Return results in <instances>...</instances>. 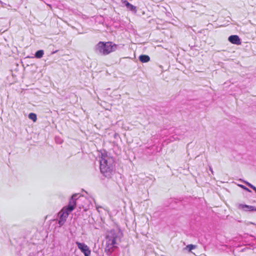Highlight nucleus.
I'll return each instance as SVG.
<instances>
[{"instance_id": "obj_1", "label": "nucleus", "mask_w": 256, "mask_h": 256, "mask_svg": "<svg viewBox=\"0 0 256 256\" xmlns=\"http://www.w3.org/2000/svg\"><path fill=\"white\" fill-rule=\"evenodd\" d=\"M100 160V168L101 173L104 176L110 178L114 170V160L112 157L108 156L106 154H102Z\"/></svg>"}, {"instance_id": "obj_2", "label": "nucleus", "mask_w": 256, "mask_h": 256, "mask_svg": "<svg viewBox=\"0 0 256 256\" xmlns=\"http://www.w3.org/2000/svg\"><path fill=\"white\" fill-rule=\"evenodd\" d=\"M117 48V45L112 42H100L94 47V50L96 54L102 55H107L114 52Z\"/></svg>"}, {"instance_id": "obj_3", "label": "nucleus", "mask_w": 256, "mask_h": 256, "mask_svg": "<svg viewBox=\"0 0 256 256\" xmlns=\"http://www.w3.org/2000/svg\"><path fill=\"white\" fill-rule=\"evenodd\" d=\"M122 236V233L120 230H110L107 236V248L108 249L112 248H116V244L120 242V240Z\"/></svg>"}, {"instance_id": "obj_4", "label": "nucleus", "mask_w": 256, "mask_h": 256, "mask_svg": "<svg viewBox=\"0 0 256 256\" xmlns=\"http://www.w3.org/2000/svg\"><path fill=\"white\" fill-rule=\"evenodd\" d=\"M76 206V202L75 201H70L68 205L64 207L58 212L59 220L58 224L60 226L64 224L69 214L74 209Z\"/></svg>"}, {"instance_id": "obj_5", "label": "nucleus", "mask_w": 256, "mask_h": 256, "mask_svg": "<svg viewBox=\"0 0 256 256\" xmlns=\"http://www.w3.org/2000/svg\"><path fill=\"white\" fill-rule=\"evenodd\" d=\"M78 249L84 254V256H90L91 251L88 246L84 243L76 242Z\"/></svg>"}, {"instance_id": "obj_6", "label": "nucleus", "mask_w": 256, "mask_h": 256, "mask_svg": "<svg viewBox=\"0 0 256 256\" xmlns=\"http://www.w3.org/2000/svg\"><path fill=\"white\" fill-rule=\"evenodd\" d=\"M237 208L240 210H244V211H256V207L247 204H238Z\"/></svg>"}, {"instance_id": "obj_7", "label": "nucleus", "mask_w": 256, "mask_h": 256, "mask_svg": "<svg viewBox=\"0 0 256 256\" xmlns=\"http://www.w3.org/2000/svg\"><path fill=\"white\" fill-rule=\"evenodd\" d=\"M228 41L232 44L240 45L241 44V40L237 35L230 36L228 38Z\"/></svg>"}, {"instance_id": "obj_8", "label": "nucleus", "mask_w": 256, "mask_h": 256, "mask_svg": "<svg viewBox=\"0 0 256 256\" xmlns=\"http://www.w3.org/2000/svg\"><path fill=\"white\" fill-rule=\"evenodd\" d=\"M122 2L123 4H124L126 7V8L128 10H131L132 12H136V6L130 4L128 1H127L126 0H122Z\"/></svg>"}, {"instance_id": "obj_9", "label": "nucleus", "mask_w": 256, "mask_h": 256, "mask_svg": "<svg viewBox=\"0 0 256 256\" xmlns=\"http://www.w3.org/2000/svg\"><path fill=\"white\" fill-rule=\"evenodd\" d=\"M139 60L142 62H147L150 60V58L148 56L142 54L139 56Z\"/></svg>"}, {"instance_id": "obj_10", "label": "nucleus", "mask_w": 256, "mask_h": 256, "mask_svg": "<svg viewBox=\"0 0 256 256\" xmlns=\"http://www.w3.org/2000/svg\"><path fill=\"white\" fill-rule=\"evenodd\" d=\"M44 54V52L43 50H40L36 51L35 53V57L38 58H40L42 57L43 55Z\"/></svg>"}, {"instance_id": "obj_11", "label": "nucleus", "mask_w": 256, "mask_h": 256, "mask_svg": "<svg viewBox=\"0 0 256 256\" xmlns=\"http://www.w3.org/2000/svg\"><path fill=\"white\" fill-rule=\"evenodd\" d=\"M28 118L33 120V122H36L37 120L36 114L32 112H31L28 114Z\"/></svg>"}, {"instance_id": "obj_12", "label": "nucleus", "mask_w": 256, "mask_h": 256, "mask_svg": "<svg viewBox=\"0 0 256 256\" xmlns=\"http://www.w3.org/2000/svg\"><path fill=\"white\" fill-rule=\"evenodd\" d=\"M244 184H246L248 186H249L250 188H252L256 192V187L251 184L250 183L248 182H244Z\"/></svg>"}, {"instance_id": "obj_13", "label": "nucleus", "mask_w": 256, "mask_h": 256, "mask_svg": "<svg viewBox=\"0 0 256 256\" xmlns=\"http://www.w3.org/2000/svg\"><path fill=\"white\" fill-rule=\"evenodd\" d=\"M186 248H188L189 251H191L192 250L195 248L196 246L193 244H188L186 246Z\"/></svg>"}, {"instance_id": "obj_14", "label": "nucleus", "mask_w": 256, "mask_h": 256, "mask_svg": "<svg viewBox=\"0 0 256 256\" xmlns=\"http://www.w3.org/2000/svg\"><path fill=\"white\" fill-rule=\"evenodd\" d=\"M77 196L78 194H74L72 196H71V198L70 200V201H75L76 202V197H77Z\"/></svg>"}, {"instance_id": "obj_15", "label": "nucleus", "mask_w": 256, "mask_h": 256, "mask_svg": "<svg viewBox=\"0 0 256 256\" xmlns=\"http://www.w3.org/2000/svg\"><path fill=\"white\" fill-rule=\"evenodd\" d=\"M239 186L240 188H242V189L246 190L247 192H251V190L250 189H248V188H246V186L242 185V184H240Z\"/></svg>"}, {"instance_id": "obj_16", "label": "nucleus", "mask_w": 256, "mask_h": 256, "mask_svg": "<svg viewBox=\"0 0 256 256\" xmlns=\"http://www.w3.org/2000/svg\"><path fill=\"white\" fill-rule=\"evenodd\" d=\"M209 170L212 172V173L213 174L214 172H213L211 166L209 167Z\"/></svg>"}]
</instances>
